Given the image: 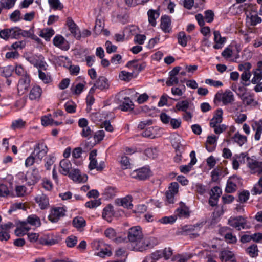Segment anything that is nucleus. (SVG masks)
Instances as JSON below:
<instances>
[{
    "label": "nucleus",
    "mask_w": 262,
    "mask_h": 262,
    "mask_svg": "<svg viewBox=\"0 0 262 262\" xmlns=\"http://www.w3.org/2000/svg\"><path fill=\"white\" fill-rule=\"evenodd\" d=\"M247 157V155L244 153L235 155L232 160L233 168L235 170L238 169L240 164L244 163Z\"/></svg>",
    "instance_id": "nucleus-18"
},
{
    "label": "nucleus",
    "mask_w": 262,
    "mask_h": 262,
    "mask_svg": "<svg viewBox=\"0 0 262 262\" xmlns=\"http://www.w3.org/2000/svg\"><path fill=\"white\" fill-rule=\"evenodd\" d=\"M104 234L105 236L111 239L114 240L116 242H121L122 238L119 237V238H116L117 234L115 230L112 228L107 229L105 232Z\"/></svg>",
    "instance_id": "nucleus-37"
},
{
    "label": "nucleus",
    "mask_w": 262,
    "mask_h": 262,
    "mask_svg": "<svg viewBox=\"0 0 262 262\" xmlns=\"http://www.w3.org/2000/svg\"><path fill=\"white\" fill-rule=\"evenodd\" d=\"M228 224L238 230L244 229L246 224V221L241 216L236 217H230L228 220Z\"/></svg>",
    "instance_id": "nucleus-10"
},
{
    "label": "nucleus",
    "mask_w": 262,
    "mask_h": 262,
    "mask_svg": "<svg viewBox=\"0 0 262 262\" xmlns=\"http://www.w3.org/2000/svg\"><path fill=\"white\" fill-rule=\"evenodd\" d=\"M206 84L215 88L221 87L223 85L222 82L214 80L211 79H206L205 81Z\"/></svg>",
    "instance_id": "nucleus-60"
},
{
    "label": "nucleus",
    "mask_w": 262,
    "mask_h": 262,
    "mask_svg": "<svg viewBox=\"0 0 262 262\" xmlns=\"http://www.w3.org/2000/svg\"><path fill=\"white\" fill-rule=\"evenodd\" d=\"M95 86L101 90H106L109 88L110 84L107 78L104 76L98 78L95 83Z\"/></svg>",
    "instance_id": "nucleus-22"
},
{
    "label": "nucleus",
    "mask_w": 262,
    "mask_h": 262,
    "mask_svg": "<svg viewBox=\"0 0 262 262\" xmlns=\"http://www.w3.org/2000/svg\"><path fill=\"white\" fill-rule=\"evenodd\" d=\"M150 176V170L148 168L143 167L139 169L134 170L130 173L133 178L139 180H144L148 178Z\"/></svg>",
    "instance_id": "nucleus-9"
},
{
    "label": "nucleus",
    "mask_w": 262,
    "mask_h": 262,
    "mask_svg": "<svg viewBox=\"0 0 262 262\" xmlns=\"http://www.w3.org/2000/svg\"><path fill=\"white\" fill-rule=\"evenodd\" d=\"M93 130L88 126L82 128L81 135L83 137L90 138L93 135Z\"/></svg>",
    "instance_id": "nucleus-63"
},
{
    "label": "nucleus",
    "mask_w": 262,
    "mask_h": 262,
    "mask_svg": "<svg viewBox=\"0 0 262 262\" xmlns=\"http://www.w3.org/2000/svg\"><path fill=\"white\" fill-rule=\"evenodd\" d=\"M160 27L165 33H170L171 31V20L169 16H163L161 17Z\"/></svg>",
    "instance_id": "nucleus-20"
},
{
    "label": "nucleus",
    "mask_w": 262,
    "mask_h": 262,
    "mask_svg": "<svg viewBox=\"0 0 262 262\" xmlns=\"http://www.w3.org/2000/svg\"><path fill=\"white\" fill-rule=\"evenodd\" d=\"M179 83V78L177 76H170L166 81V84L168 86H170L175 84H177Z\"/></svg>",
    "instance_id": "nucleus-61"
},
{
    "label": "nucleus",
    "mask_w": 262,
    "mask_h": 262,
    "mask_svg": "<svg viewBox=\"0 0 262 262\" xmlns=\"http://www.w3.org/2000/svg\"><path fill=\"white\" fill-rule=\"evenodd\" d=\"M190 39V36H186L184 32H180L178 35V43L182 47L186 46L188 40Z\"/></svg>",
    "instance_id": "nucleus-38"
},
{
    "label": "nucleus",
    "mask_w": 262,
    "mask_h": 262,
    "mask_svg": "<svg viewBox=\"0 0 262 262\" xmlns=\"http://www.w3.org/2000/svg\"><path fill=\"white\" fill-rule=\"evenodd\" d=\"M251 193L253 195L262 193V177L259 179L258 182L254 185L251 190Z\"/></svg>",
    "instance_id": "nucleus-42"
},
{
    "label": "nucleus",
    "mask_w": 262,
    "mask_h": 262,
    "mask_svg": "<svg viewBox=\"0 0 262 262\" xmlns=\"http://www.w3.org/2000/svg\"><path fill=\"white\" fill-rule=\"evenodd\" d=\"M60 241L59 237L52 238H41L40 239V244L45 245L51 246L57 244Z\"/></svg>",
    "instance_id": "nucleus-41"
},
{
    "label": "nucleus",
    "mask_w": 262,
    "mask_h": 262,
    "mask_svg": "<svg viewBox=\"0 0 262 262\" xmlns=\"http://www.w3.org/2000/svg\"><path fill=\"white\" fill-rule=\"evenodd\" d=\"M69 177L74 181L78 183H84L88 180L87 176L81 174L80 170L78 169H72Z\"/></svg>",
    "instance_id": "nucleus-13"
},
{
    "label": "nucleus",
    "mask_w": 262,
    "mask_h": 262,
    "mask_svg": "<svg viewBox=\"0 0 262 262\" xmlns=\"http://www.w3.org/2000/svg\"><path fill=\"white\" fill-rule=\"evenodd\" d=\"M41 89L38 86H35L32 88L29 93V98L32 100H38L41 95Z\"/></svg>",
    "instance_id": "nucleus-24"
},
{
    "label": "nucleus",
    "mask_w": 262,
    "mask_h": 262,
    "mask_svg": "<svg viewBox=\"0 0 262 262\" xmlns=\"http://www.w3.org/2000/svg\"><path fill=\"white\" fill-rule=\"evenodd\" d=\"M213 34L214 40L216 43L222 44L225 42L226 38L221 37L219 31H214Z\"/></svg>",
    "instance_id": "nucleus-58"
},
{
    "label": "nucleus",
    "mask_w": 262,
    "mask_h": 262,
    "mask_svg": "<svg viewBox=\"0 0 262 262\" xmlns=\"http://www.w3.org/2000/svg\"><path fill=\"white\" fill-rule=\"evenodd\" d=\"M246 160L251 173L259 174L262 173V162L249 157H247Z\"/></svg>",
    "instance_id": "nucleus-4"
},
{
    "label": "nucleus",
    "mask_w": 262,
    "mask_h": 262,
    "mask_svg": "<svg viewBox=\"0 0 262 262\" xmlns=\"http://www.w3.org/2000/svg\"><path fill=\"white\" fill-rule=\"evenodd\" d=\"M48 2L51 7L54 10H61L63 8L59 0H48Z\"/></svg>",
    "instance_id": "nucleus-48"
},
{
    "label": "nucleus",
    "mask_w": 262,
    "mask_h": 262,
    "mask_svg": "<svg viewBox=\"0 0 262 262\" xmlns=\"http://www.w3.org/2000/svg\"><path fill=\"white\" fill-rule=\"evenodd\" d=\"M190 103L187 100H182L178 102L176 107L178 111L186 112L187 110L191 107Z\"/></svg>",
    "instance_id": "nucleus-36"
},
{
    "label": "nucleus",
    "mask_w": 262,
    "mask_h": 262,
    "mask_svg": "<svg viewBox=\"0 0 262 262\" xmlns=\"http://www.w3.org/2000/svg\"><path fill=\"white\" fill-rule=\"evenodd\" d=\"M146 248H151L158 244V241L157 238L154 237H145L144 238Z\"/></svg>",
    "instance_id": "nucleus-45"
},
{
    "label": "nucleus",
    "mask_w": 262,
    "mask_h": 262,
    "mask_svg": "<svg viewBox=\"0 0 262 262\" xmlns=\"http://www.w3.org/2000/svg\"><path fill=\"white\" fill-rule=\"evenodd\" d=\"M10 194L7 186L0 183V197H7Z\"/></svg>",
    "instance_id": "nucleus-57"
},
{
    "label": "nucleus",
    "mask_w": 262,
    "mask_h": 262,
    "mask_svg": "<svg viewBox=\"0 0 262 262\" xmlns=\"http://www.w3.org/2000/svg\"><path fill=\"white\" fill-rule=\"evenodd\" d=\"M15 2L16 0H1L0 4L4 9H9L14 6Z\"/></svg>",
    "instance_id": "nucleus-49"
},
{
    "label": "nucleus",
    "mask_w": 262,
    "mask_h": 262,
    "mask_svg": "<svg viewBox=\"0 0 262 262\" xmlns=\"http://www.w3.org/2000/svg\"><path fill=\"white\" fill-rule=\"evenodd\" d=\"M66 243L68 247H74L77 243V238L74 235L69 236L66 238Z\"/></svg>",
    "instance_id": "nucleus-52"
},
{
    "label": "nucleus",
    "mask_w": 262,
    "mask_h": 262,
    "mask_svg": "<svg viewBox=\"0 0 262 262\" xmlns=\"http://www.w3.org/2000/svg\"><path fill=\"white\" fill-rule=\"evenodd\" d=\"M29 61L31 64L34 65V66L39 68V70L42 69L45 70L48 67V65L44 61V58L42 55L30 57Z\"/></svg>",
    "instance_id": "nucleus-12"
},
{
    "label": "nucleus",
    "mask_w": 262,
    "mask_h": 262,
    "mask_svg": "<svg viewBox=\"0 0 262 262\" xmlns=\"http://www.w3.org/2000/svg\"><path fill=\"white\" fill-rule=\"evenodd\" d=\"M248 23L251 26H255L261 22V19L257 14L251 15L250 17H248Z\"/></svg>",
    "instance_id": "nucleus-46"
},
{
    "label": "nucleus",
    "mask_w": 262,
    "mask_h": 262,
    "mask_svg": "<svg viewBox=\"0 0 262 262\" xmlns=\"http://www.w3.org/2000/svg\"><path fill=\"white\" fill-rule=\"evenodd\" d=\"M148 21L152 26L156 25V19L159 17L160 13L158 10L150 9L147 12Z\"/></svg>",
    "instance_id": "nucleus-25"
},
{
    "label": "nucleus",
    "mask_w": 262,
    "mask_h": 262,
    "mask_svg": "<svg viewBox=\"0 0 262 262\" xmlns=\"http://www.w3.org/2000/svg\"><path fill=\"white\" fill-rule=\"evenodd\" d=\"M179 190V184L177 182H172L170 183L168 187V190L167 191L170 193L176 195L178 193Z\"/></svg>",
    "instance_id": "nucleus-59"
},
{
    "label": "nucleus",
    "mask_w": 262,
    "mask_h": 262,
    "mask_svg": "<svg viewBox=\"0 0 262 262\" xmlns=\"http://www.w3.org/2000/svg\"><path fill=\"white\" fill-rule=\"evenodd\" d=\"M247 253L252 257H254L258 255V249L256 245L253 244L249 246L246 250Z\"/></svg>",
    "instance_id": "nucleus-47"
},
{
    "label": "nucleus",
    "mask_w": 262,
    "mask_h": 262,
    "mask_svg": "<svg viewBox=\"0 0 262 262\" xmlns=\"http://www.w3.org/2000/svg\"><path fill=\"white\" fill-rule=\"evenodd\" d=\"M27 224H28L34 226L39 227L41 225L40 220L38 216L35 214H32L27 217L26 221Z\"/></svg>",
    "instance_id": "nucleus-33"
},
{
    "label": "nucleus",
    "mask_w": 262,
    "mask_h": 262,
    "mask_svg": "<svg viewBox=\"0 0 262 262\" xmlns=\"http://www.w3.org/2000/svg\"><path fill=\"white\" fill-rule=\"evenodd\" d=\"M41 209H46L49 206V200L48 196L43 193L38 194L35 199Z\"/></svg>",
    "instance_id": "nucleus-16"
},
{
    "label": "nucleus",
    "mask_w": 262,
    "mask_h": 262,
    "mask_svg": "<svg viewBox=\"0 0 262 262\" xmlns=\"http://www.w3.org/2000/svg\"><path fill=\"white\" fill-rule=\"evenodd\" d=\"M54 34V31L52 28H46L42 29L39 35L48 40Z\"/></svg>",
    "instance_id": "nucleus-39"
},
{
    "label": "nucleus",
    "mask_w": 262,
    "mask_h": 262,
    "mask_svg": "<svg viewBox=\"0 0 262 262\" xmlns=\"http://www.w3.org/2000/svg\"><path fill=\"white\" fill-rule=\"evenodd\" d=\"M237 180L235 178H230L228 179L227 182V185L225 189L227 193H232L234 192L237 188L236 182Z\"/></svg>",
    "instance_id": "nucleus-32"
},
{
    "label": "nucleus",
    "mask_w": 262,
    "mask_h": 262,
    "mask_svg": "<svg viewBox=\"0 0 262 262\" xmlns=\"http://www.w3.org/2000/svg\"><path fill=\"white\" fill-rule=\"evenodd\" d=\"M223 112L221 108H218L210 122V126L220 124L223 120Z\"/></svg>",
    "instance_id": "nucleus-21"
},
{
    "label": "nucleus",
    "mask_w": 262,
    "mask_h": 262,
    "mask_svg": "<svg viewBox=\"0 0 262 262\" xmlns=\"http://www.w3.org/2000/svg\"><path fill=\"white\" fill-rule=\"evenodd\" d=\"M66 25L74 37L77 39H79L81 37V33L79 28L71 17H69L67 18Z\"/></svg>",
    "instance_id": "nucleus-11"
},
{
    "label": "nucleus",
    "mask_w": 262,
    "mask_h": 262,
    "mask_svg": "<svg viewBox=\"0 0 262 262\" xmlns=\"http://www.w3.org/2000/svg\"><path fill=\"white\" fill-rule=\"evenodd\" d=\"M114 216V211L113 206L108 205L103 209L102 217L107 222H110L112 221V217Z\"/></svg>",
    "instance_id": "nucleus-28"
},
{
    "label": "nucleus",
    "mask_w": 262,
    "mask_h": 262,
    "mask_svg": "<svg viewBox=\"0 0 262 262\" xmlns=\"http://www.w3.org/2000/svg\"><path fill=\"white\" fill-rule=\"evenodd\" d=\"M40 178L38 170L35 168L28 171L25 176V179L29 185H34Z\"/></svg>",
    "instance_id": "nucleus-8"
},
{
    "label": "nucleus",
    "mask_w": 262,
    "mask_h": 262,
    "mask_svg": "<svg viewBox=\"0 0 262 262\" xmlns=\"http://www.w3.org/2000/svg\"><path fill=\"white\" fill-rule=\"evenodd\" d=\"M144 152L145 155L150 158L154 159L157 156V150L156 148H147Z\"/></svg>",
    "instance_id": "nucleus-64"
},
{
    "label": "nucleus",
    "mask_w": 262,
    "mask_h": 262,
    "mask_svg": "<svg viewBox=\"0 0 262 262\" xmlns=\"http://www.w3.org/2000/svg\"><path fill=\"white\" fill-rule=\"evenodd\" d=\"M30 229V228L26 222H21L20 223V227L16 228L15 233L17 236H20L25 234Z\"/></svg>",
    "instance_id": "nucleus-29"
},
{
    "label": "nucleus",
    "mask_w": 262,
    "mask_h": 262,
    "mask_svg": "<svg viewBox=\"0 0 262 262\" xmlns=\"http://www.w3.org/2000/svg\"><path fill=\"white\" fill-rule=\"evenodd\" d=\"M143 233L140 226L130 228L128 232L127 238L132 244L143 237Z\"/></svg>",
    "instance_id": "nucleus-6"
},
{
    "label": "nucleus",
    "mask_w": 262,
    "mask_h": 262,
    "mask_svg": "<svg viewBox=\"0 0 262 262\" xmlns=\"http://www.w3.org/2000/svg\"><path fill=\"white\" fill-rule=\"evenodd\" d=\"M66 210L63 207H57L52 208L48 216L49 220L52 223H56L65 215Z\"/></svg>",
    "instance_id": "nucleus-7"
},
{
    "label": "nucleus",
    "mask_w": 262,
    "mask_h": 262,
    "mask_svg": "<svg viewBox=\"0 0 262 262\" xmlns=\"http://www.w3.org/2000/svg\"><path fill=\"white\" fill-rule=\"evenodd\" d=\"M30 82L29 76L22 77L19 79L17 85L18 93L21 94H24L29 87Z\"/></svg>",
    "instance_id": "nucleus-15"
},
{
    "label": "nucleus",
    "mask_w": 262,
    "mask_h": 262,
    "mask_svg": "<svg viewBox=\"0 0 262 262\" xmlns=\"http://www.w3.org/2000/svg\"><path fill=\"white\" fill-rule=\"evenodd\" d=\"M234 101L233 93L230 90H226L224 92H218L215 95L213 101L215 103L222 102L225 105L233 103Z\"/></svg>",
    "instance_id": "nucleus-1"
},
{
    "label": "nucleus",
    "mask_w": 262,
    "mask_h": 262,
    "mask_svg": "<svg viewBox=\"0 0 262 262\" xmlns=\"http://www.w3.org/2000/svg\"><path fill=\"white\" fill-rule=\"evenodd\" d=\"M65 41L64 38L61 36H56L53 39L54 45L58 47L62 48Z\"/></svg>",
    "instance_id": "nucleus-55"
},
{
    "label": "nucleus",
    "mask_w": 262,
    "mask_h": 262,
    "mask_svg": "<svg viewBox=\"0 0 262 262\" xmlns=\"http://www.w3.org/2000/svg\"><path fill=\"white\" fill-rule=\"evenodd\" d=\"M48 151L47 145L43 142L37 143L34 147V150L31 153L36 159V163L39 164L45 157Z\"/></svg>",
    "instance_id": "nucleus-3"
},
{
    "label": "nucleus",
    "mask_w": 262,
    "mask_h": 262,
    "mask_svg": "<svg viewBox=\"0 0 262 262\" xmlns=\"http://www.w3.org/2000/svg\"><path fill=\"white\" fill-rule=\"evenodd\" d=\"M94 248L99 251L95 255L100 257L104 258L105 256H110L112 255V252L109 247L105 244L103 242L100 241H95L93 243Z\"/></svg>",
    "instance_id": "nucleus-2"
},
{
    "label": "nucleus",
    "mask_w": 262,
    "mask_h": 262,
    "mask_svg": "<svg viewBox=\"0 0 262 262\" xmlns=\"http://www.w3.org/2000/svg\"><path fill=\"white\" fill-rule=\"evenodd\" d=\"M220 259L225 262H236L234 254L228 250H224L219 254Z\"/></svg>",
    "instance_id": "nucleus-17"
},
{
    "label": "nucleus",
    "mask_w": 262,
    "mask_h": 262,
    "mask_svg": "<svg viewBox=\"0 0 262 262\" xmlns=\"http://www.w3.org/2000/svg\"><path fill=\"white\" fill-rule=\"evenodd\" d=\"M240 98L243 103L247 105L256 106L258 104L257 102L253 98L251 95L244 93L240 96Z\"/></svg>",
    "instance_id": "nucleus-23"
},
{
    "label": "nucleus",
    "mask_w": 262,
    "mask_h": 262,
    "mask_svg": "<svg viewBox=\"0 0 262 262\" xmlns=\"http://www.w3.org/2000/svg\"><path fill=\"white\" fill-rule=\"evenodd\" d=\"M182 88L181 89L179 87H172L171 88V93L174 96H181L183 95L185 92V87L184 85L182 86Z\"/></svg>",
    "instance_id": "nucleus-54"
},
{
    "label": "nucleus",
    "mask_w": 262,
    "mask_h": 262,
    "mask_svg": "<svg viewBox=\"0 0 262 262\" xmlns=\"http://www.w3.org/2000/svg\"><path fill=\"white\" fill-rule=\"evenodd\" d=\"M191 161L188 165H181L180 166V170L183 173H188L192 169V166L196 163L197 159L195 157V152L192 151L190 154Z\"/></svg>",
    "instance_id": "nucleus-14"
},
{
    "label": "nucleus",
    "mask_w": 262,
    "mask_h": 262,
    "mask_svg": "<svg viewBox=\"0 0 262 262\" xmlns=\"http://www.w3.org/2000/svg\"><path fill=\"white\" fill-rule=\"evenodd\" d=\"M116 202L118 205L127 208H130L133 206L132 204V198L129 195L122 199H117Z\"/></svg>",
    "instance_id": "nucleus-27"
},
{
    "label": "nucleus",
    "mask_w": 262,
    "mask_h": 262,
    "mask_svg": "<svg viewBox=\"0 0 262 262\" xmlns=\"http://www.w3.org/2000/svg\"><path fill=\"white\" fill-rule=\"evenodd\" d=\"M144 237L138 239L132 244L134 250L139 251H143L147 249Z\"/></svg>",
    "instance_id": "nucleus-31"
},
{
    "label": "nucleus",
    "mask_w": 262,
    "mask_h": 262,
    "mask_svg": "<svg viewBox=\"0 0 262 262\" xmlns=\"http://www.w3.org/2000/svg\"><path fill=\"white\" fill-rule=\"evenodd\" d=\"M73 225L78 230L85 226L86 223L85 220L81 216H77L73 219Z\"/></svg>",
    "instance_id": "nucleus-35"
},
{
    "label": "nucleus",
    "mask_w": 262,
    "mask_h": 262,
    "mask_svg": "<svg viewBox=\"0 0 262 262\" xmlns=\"http://www.w3.org/2000/svg\"><path fill=\"white\" fill-rule=\"evenodd\" d=\"M252 127L256 131L254 135L255 140H259L262 133V120L255 122L252 124Z\"/></svg>",
    "instance_id": "nucleus-26"
},
{
    "label": "nucleus",
    "mask_w": 262,
    "mask_h": 262,
    "mask_svg": "<svg viewBox=\"0 0 262 262\" xmlns=\"http://www.w3.org/2000/svg\"><path fill=\"white\" fill-rule=\"evenodd\" d=\"M127 66L128 67H133L138 71H141L145 68L146 64L144 62L138 63L137 61L133 60L129 61L127 64Z\"/></svg>",
    "instance_id": "nucleus-43"
},
{
    "label": "nucleus",
    "mask_w": 262,
    "mask_h": 262,
    "mask_svg": "<svg viewBox=\"0 0 262 262\" xmlns=\"http://www.w3.org/2000/svg\"><path fill=\"white\" fill-rule=\"evenodd\" d=\"M210 127L214 128V132L216 134H220L227 129V126L225 124H215V125H211Z\"/></svg>",
    "instance_id": "nucleus-53"
},
{
    "label": "nucleus",
    "mask_w": 262,
    "mask_h": 262,
    "mask_svg": "<svg viewBox=\"0 0 262 262\" xmlns=\"http://www.w3.org/2000/svg\"><path fill=\"white\" fill-rule=\"evenodd\" d=\"M133 103L129 97H125L122 103L119 105V108L122 111H128L133 109Z\"/></svg>",
    "instance_id": "nucleus-30"
},
{
    "label": "nucleus",
    "mask_w": 262,
    "mask_h": 262,
    "mask_svg": "<svg viewBox=\"0 0 262 262\" xmlns=\"http://www.w3.org/2000/svg\"><path fill=\"white\" fill-rule=\"evenodd\" d=\"M25 124L26 122L25 121L21 119H19L12 122L11 128L13 129H20L25 126Z\"/></svg>",
    "instance_id": "nucleus-50"
},
{
    "label": "nucleus",
    "mask_w": 262,
    "mask_h": 262,
    "mask_svg": "<svg viewBox=\"0 0 262 262\" xmlns=\"http://www.w3.org/2000/svg\"><path fill=\"white\" fill-rule=\"evenodd\" d=\"M180 207L176 210L177 215L179 217H188L189 216L188 208L182 202L180 203Z\"/></svg>",
    "instance_id": "nucleus-34"
},
{
    "label": "nucleus",
    "mask_w": 262,
    "mask_h": 262,
    "mask_svg": "<svg viewBox=\"0 0 262 262\" xmlns=\"http://www.w3.org/2000/svg\"><path fill=\"white\" fill-rule=\"evenodd\" d=\"M232 140L239 146H242L246 142L247 137L244 135H241L238 133H236L232 137Z\"/></svg>",
    "instance_id": "nucleus-40"
},
{
    "label": "nucleus",
    "mask_w": 262,
    "mask_h": 262,
    "mask_svg": "<svg viewBox=\"0 0 262 262\" xmlns=\"http://www.w3.org/2000/svg\"><path fill=\"white\" fill-rule=\"evenodd\" d=\"M97 156L96 150H93L89 155V160L90 161L89 168L90 170L96 169L98 171H101L104 167V162L101 161L99 164L97 162L96 157Z\"/></svg>",
    "instance_id": "nucleus-5"
},
{
    "label": "nucleus",
    "mask_w": 262,
    "mask_h": 262,
    "mask_svg": "<svg viewBox=\"0 0 262 262\" xmlns=\"http://www.w3.org/2000/svg\"><path fill=\"white\" fill-rule=\"evenodd\" d=\"M72 169V164L68 159H63L60 162V172L64 176L69 175Z\"/></svg>",
    "instance_id": "nucleus-19"
},
{
    "label": "nucleus",
    "mask_w": 262,
    "mask_h": 262,
    "mask_svg": "<svg viewBox=\"0 0 262 262\" xmlns=\"http://www.w3.org/2000/svg\"><path fill=\"white\" fill-rule=\"evenodd\" d=\"M254 76L251 79V82L253 84H256L260 82L262 79V72L259 68L253 72Z\"/></svg>",
    "instance_id": "nucleus-44"
},
{
    "label": "nucleus",
    "mask_w": 262,
    "mask_h": 262,
    "mask_svg": "<svg viewBox=\"0 0 262 262\" xmlns=\"http://www.w3.org/2000/svg\"><path fill=\"white\" fill-rule=\"evenodd\" d=\"M251 76L250 72H243L241 74V80L245 82V83H243L244 85H248L249 84L250 81H249Z\"/></svg>",
    "instance_id": "nucleus-62"
},
{
    "label": "nucleus",
    "mask_w": 262,
    "mask_h": 262,
    "mask_svg": "<svg viewBox=\"0 0 262 262\" xmlns=\"http://www.w3.org/2000/svg\"><path fill=\"white\" fill-rule=\"evenodd\" d=\"M177 220L176 215H172L169 216H164L159 220V222L162 224H172Z\"/></svg>",
    "instance_id": "nucleus-51"
},
{
    "label": "nucleus",
    "mask_w": 262,
    "mask_h": 262,
    "mask_svg": "<svg viewBox=\"0 0 262 262\" xmlns=\"http://www.w3.org/2000/svg\"><path fill=\"white\" fill-rule=\"evenodd\" d=\"M133 77V73L127 72L126 71H122L119 75V78L123 81H128Z\"/></svg>",
    "instance_id": "nucleus-56"
}]
</instances>
